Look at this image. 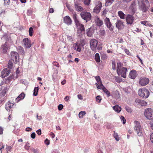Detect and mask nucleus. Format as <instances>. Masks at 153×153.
I'll use <instances>...</instances> for the list:
<instances>
[{"label":"nucleus","mask_w":153,"mask_h":153,"mask_svg":"<svg viewBox=\"0 0 153 153\" xmlns=\"http://www.w3.org/2000/svg\"><path fill=\"white\" fill-rule=\"evenodd\" d=\"M80 16L82 18L87 22L90 21L91 18V15L89 13L86 11H82L80 13Z\"/></svg>","instance_id":"4"},{"label":"nucleus","mask_w":153,"mask_h":153,"mask_svg":"<svg viewBox=\"0 0 153 153\" xmlns=\"http://www.w3.org/2000/svg\"><path fill=\"white\" fill-rule=\"evenodd\" d=\"M132 0H122L121 1V3L124 4H128Z\"/></svg>","instance_id":"44"},{"label":"nucleus","mask_w":153,"mask_h":153,"mask_svg":"<svg viewBox=\"0 0 153 153\" xmlns=\"http://www.w3.org/2000/svg\"><path fill=\"white\" fill-rule=\"evenodd\" d=\"M87 34L88 36H91L94 33V30L93 28L91 27L88 28L87 30Z\"/></svg>","instance_id":"20"},{"label":"nucleus","mask_w":153,"mask_h":153,"mask_svg":"<svg viewBox=\"0 0 153 153\" xmlns=\"http://www.w3.org/2000/svg\"><path fill=\"white\" fill-rule=\"evenodd\" d=\"M86 114L85 111H81L79 114V116L80 118H82L83 117V115Z\"/></svg>","instance_id":"35"},{"label":"nucleus","mask_w":153,"mask_h":153,"mask_svg":"<svg viewBox=\"0 0 153 153\" xmlns=\"http://www.w3.org/2000/svg\"><path fill=\"white\" fill-rule=\"evenodd\" d=\"M8 48L9 47L7 46L6 44H4L2 48V51L3 53H6L7 52Z\"/></svg>","instance_id":"28"},{"label":"nucleus","mask_w":153,"mask_h":153,"mask_svg":"<svg viewBox=\"0 0 153 153\" xmlns=\"http://www.w3.org/2000/svg\"><path fill=\"white\" fill-rule=\"evenodd\" d=\"M144 115L146 118L149 120L153 119V110L151 108H147L145 111Z\"/></svg>","instance_id":"3"},{"label":"nucleus","mask_w":153,"mask_h":153,"mask_svg":"<svg viewBox=\"0 0 153 153\" xmlns=\"http://www.w3.org/2000/svg\"><path fill=\"white\" fill-rule=\"evenodd\" d=\"M19 51L20 53L22 55L25 54V51L23 47L21 46H19L18 47Z\"/></svg>","instance_id":"30"},{"label":"nucleus","mask_w":153,"mask_h":153,"mask_svg":"<svg viewBox=\"0 0 153 153\" xmlns=\"http://www.w3.org/2000/svg\"><path fill=\"white\" fill-rule=\"evenodd\" d=\"M32 139H34L36 137V134L35 132L32 133L30 135Z\"/></svg>","instance_id":"52"},{"label":"nucleus","mask_w":153,"mask_h":153,"mask_svg":"<svg viewBox=\"0 0 153 153\" xmlns=\"http://www.w3.org/2000/svg\"><path fill=\"white\" fill-rule=\"evenodd\" d=\"M39 90L38 87H35L34 90V92L33 94V95L36 96L37 95V93Z\"/></svg>","instance_id":"34"},{"label":"nucleus","mask_w":153,"mask_h":153,"mask_svg":"<svg viewBox=\"0 0 153 153\" xmlns=\"http://www.w3.org/2000/svg\"><path fill=\"white\" fill-rule=\"evenodd\" d=\"M82 47H83V45L81 43L76 42L73 44V48L74 50L80 52Z\"/></svg>","instance_id":"10"},{"label":"nucleus","mask_w":153,"mask_h":153,"mask_svg":"<svg viewBox=\"0 0 153 153\" xmlns=\"http://www.w3.org/2000/svg\"><path fill=\"white\" fill-rule=\"evenodd\" d=\"M113 108L115 111L118 113L120 112L121 110V107L118 105H116L114 106L113 107Z\"/></svg>","instance_id":"24"},{"label":"nucleus","mask_w":153,"mask_h":153,"mask_svg":"<svg viewBox=\"0 0 153 153\" xmlns=\"http://www.w3.org/2000/svg\"><path fill=\"white\" fill-rule=\"evenodd\" d=\"M22 42L24 47L27 48H30L31 46L30 41H29L28 38H26L23 39Z\"/></svg>","instance_id":"13"},{"label":"nucleus","mask_w":153,"mask_h":153,"mask_svg":"<svg viewBox=\"0 0 153 153\" xmlns=\"http://www.w3.org/2000/svg\"><path fill=\"white\" fill-rule=\"evenodd\" d=\"M25 96V94L24 93H22L16 99V102H18L19 100L23 99L24 98Z\"/></svg>","instance_id":"21"},{"label":"nucleus","mask_w":153,"mask_h":153,"mask_svg":"<svg viewBox=\"0 0 153 153\" xmlns=\"http://www.w3.org/2000/svg\"><path fill=\"white\" fill-rule=\"evenodd\" d=\"M45 143L47 145H48L49 144V141L47 139H46L45 140Z\"/></svg>","instance_id":"63"},{"label":"nucleus","mask_w":153,"mask_h":153,"mask_svg":"<svg viewBox=\"0 0 153 153\" xmlns=\"http://www.w3.org/2000/svg\"><path fill=\"white\" fill-rule=\"evenodd\" d=\"M102 7V4L100 1H98L96 7L94 9V12L96 13H99Z\"/></svg>","instance_id":"12"},{"label":"nucleus","mask_w":153,"mask_h":153,"mask_svg":"<svg viewBox=\"0 0 153 153\" xmlns=\"http://www.w3.org/2000/svg\"><path fill=\"white\" fill-rule=\"evenodd\" d=\"M77 97L78 99L80 100H82L83 99L82 96L81 94L78 95Z\"/></svg>","instance_id":"56"},{"label":"nucleus","mask_w":153,"mask_h":153,"mask_svg":"<svg viewBox=\"0 0 153 153\" xmlns=\"http://www.w3.org/2000/svg\"><path fill=\"white\" fill-rule=\"evenodd\" d=\"M138 94L140 97L145 98H146L149 96V92L147 89L142 88L139 90Z\"/></svg>","instance_id":"1"},{"label":"nucleus","mask_w":153,"mask_h":153,"mask_svg":"<svg viewBox=\"0 0 153 153\" xmlns=\"http://www.w3.org/2000/svg\"><path fill=\"white\" fill-rule=\"evenodd\" d=\"M150 139L151 141L153 143V133L150 136Z\"/></svg>","instance_id":"58"},{"label":"nucleus","mask_w":153,"mask_h":153,"mask_svg":"<svg viewBox=\"0 0 153 153\" xmlns=\"http://www.w3.org/2000/svg\"><path fill=\"white\" fill-rule=\"evenodd\" d=\"M142 3L140 9L143 12H146L149 9L148 6L149 5V2L147 0H142Z\"/></svg>","instance_id":"6"},{"label":"nucleus","mask_w":153,"mask_h":153,"mask_svg":"<svg viewBox=\"0 0 153 153\" xmlns=\"http://www.w3.org/2000/svg\"><path fill=\"white\" fill-rule=\"evenodd\" d=\"M95 23L96 25L98 26H101L103 24V22L102 20L98 16H96L95 19Z\"/></svg>","instance_id":"18"},{"label":"nucleus","mask_w":153,"mask_h":153,"mask_svg":"<svg viewBox=\"0 0 153 153\" xmlns=\"http://www.w3.org/2000/svg\"><path fill=\"white\" fill-rule=\"evenodd\" d=\"M113 136L117 141H118L119 140H120V137H119L117 133H116L114 131Z\"/></svg>","instance_id":"33"},{"label":"nucleus","mask_w":153,"mask_h":153,"mask_svg":"<svg viewBox=\"0 0 153 153\" xmlns=\"http://www.w3.org/2000/svg\"><path fill=\"white\" fill-rule=\"evenodd\" d=\"M64 22L68 25H70L71 23V20L68 16H66L64 18Z\"/></svg>","instance_id":"19"},{"label":"nucleus","mask_w":153,"mask_h":153,"mask_svg":"<svg viewBox=\"0 0 153 153\" xmlns=\"http://www.w3.org/2000/svg\"><path fill=\"white\" fill-rule=\"evenodd\" d=\"M95 79L97 82H99L100 81H101L100 78L99 76H96L95 77Z\"/></svg>","instance_id":"50"},{"label":"nucleus","mask_w":153,"mask_h":153,"mask_svg":"<svg viewBox=\"0 0 153 153\" xmlns=\"http://www.w3.org/2000/svg\"><path fill=\"white\" fill-rule=\"evenodd\" d=\"M13 63L10 61H9L8 64V68H11L13 67Z\"/></svg>","instance_id":"43"},{"label":"nucleus","mask_w":153,"mask_h":153,"mask_svg":"<svg viewBox=\"0 0 153 153\" xmlns=\"http://www.w3.org/2000/svg\"><path fill=\"white\" fill-rule=\"evenodd\" d=\"M121 63H118L117 64V71H118V70H120L122 68H121Z\"/></svg>","instance_id":"36"},{"label":"nucleus","mask_w":153,"mask_h":153,"mask_svg":"<svg viewBox=\"0 0 153 153\" xmlns=\"http://www.w3.org/2000/svg\"><path fill=\"white\" fill-rule=\"evenodd\" d=\"M11 59L14 62L16 63L18 60L17 59V57L18 56V54L16 52H12L11 53Z\"/></svg>","instance_id":"15"},{"label":"nucleus","mask_w":153,"mask_h":153,"mask_svg":"<svg viewBox=\"0 0 153 153\" xmlns=\"http://www.w3.org/2000/svg\"><path fill=\"white\" fill-rule=\"evenodd\" d=\"M125 51L126 52V53L128 55H130V53L129 51V50L127 49H125Z\"/></svg>","instance_id":"60"},{"label":"nucleus","mask_w":153,"mask_h":153,"mask_svg":"<svg viewBox=\"0 0 153 153\" xmlns=\"http://www.w3.org/2000/svg\"><path fill=\"white\" fill-rule=\"evenodd\" d=\"M98 43V41L95 39H92L90 40V47L92 50L96 51L97 49L99 50L101 49V48L97 47Z\"/></svg>","instance_id":"2"},{"label":"nucleus","mask_w":153,"mask_h":153,"mask_svg":"<svg viewBox=\"0 0 153 153\" xmlns=\"http://www.w3.org/2000/svg\"><path fill=\"white\" fill-rule=\"evenodd\" d=\"M140 23L145 26H148L149 27L152 26V25L150 24L149 22L147 21H142L140 22Z\"/></svg>","instance_id":"26"},{"label":"nucleus","mask_w":153,"mask_h":153,"mask_svg":"<svg viewBox=\"0 0 153 153\" xmlns=\"http://www.w3.org/2000/svg\"><path fill=\"white\" fill-rule=\"evenodd\" d=\"M74 7L75 10L78 11H81L83 10V8L80 6L79 3L74 1Z\"/></svg>","instance_id":"17"},{"label":"nucleus","mask_w":153,"mask_h":153,"mask_svg":"<svg viewBox=\"0 0 153 153\" xmlns=\"http://www.w3.org/2000/svg\"><path fill=\"white\" fill-rule=\"evenodd\" d=\"M112 4V2L111 1H107L106 2V5H110Z\"/></svg>","instance_id":"57"},{"label":"nucleus","mask_w":153,"mask_h":153,"mask_svg":"<svg viewBox=\"0 0 153 153\" xmlns=\"http://www.w3.org/2000/svg\"><path fill=\"white\" fill-rule=\"evenodd\" d=\"M50 135L51 136L52 138H54L55 137V134L52 132H51L50 133Z\"/></svg>","instance_id":"62"},{"label":"nucleus","mask_w":153,"mask_h":153,"mask_svg":"<svg viewBox=\"0 0 153 153\" xmlns=\"http://www.w3.org/2000/svg\"><path fill=\"white\" fill-rule=\"evenodd\" d=\"M104 21L105 25L110 30H112L113 29L114 27L112 25L111 22L110 21L109 18L105 17L104 19Z\"/></svg>","instance_id":"8"},{"label":"nucleus","mask_w":153,"mask_h":153,"mask_svg":"<svg viewBox=\"0 0 153 153\" xmlns=\"http://www.w3.org/2000/svg\"><path fill=\"white\" fill-rule=\"evenodd\" d=\"M10 69L7 68L4 69L1 72V76L3 78H4L10 74Z\"/></svg>","instance_id":"16"},{"label":"nucleus","mask_w":153,"mask_h":153,"mask_svg":"<svg viewBox=\"0 0 153 153\" xmlns=\"http://www.w3.org/2000/svg\"><path fill=\"white\" fill-rule=\"evenodd\" d=\"M135 124L134 127V129L139 136H141L142 135L141 132V128L140 123L136 121L134 122Z\"/></svg>","instance_id":"5"},{"label":"nucleus","mask_w":153,"mask_h":153,"mask_svg":"<svg viewBox=\"0 0 153 153\" xmlns=\"http://www.w3.org/2000/svg\"><path fill=\"white\" fill-rule=\"evenodd\" d=\"M142 100H140L138 99H136L135 101V102L137 103V104L139 105H140L141 104V102Z\"/></svg>","instance_id":"45"},{"label":"nucleus","mask_w":153,"mask_h":153,"mask_svg":"<svg viewBox=\"0 0 153 153\" xmlns=\"http://www.w3.org/2000/svg\"><path fill=\"white\" fill-rule=\"evenodd\" d=\"M149 79L147 78L142 77L140 79L139 83L141 86H145L149 83Z\"/></svg>","instance_id":"9"},{"label":"nucleus","mask_w":153,"mask_h":153,"mask_svg":"<svg viewBox=\"0 0 153 153\" xmlns=\"http://www.w3.org/2000/svg\"><path fill=\"white\" fill-rule=\"evenodd\" d=\"M4 5H8L10 2V0H4Z\"/></svg>","instance_id":"47"},{"label":"nucleus","mask_w":153,"mask_h":153,"mask_svg":"<svg viewBox=\"0 0 153 153\" xmlns=\"http://www.w3.org/2000/svg\"><path fill=\"white\" fill-rule=\"evenodd\" d=\"M74 21L76 24V25L77 27H78L79 25H80V24L79 23V21H78L77 19L74 20Z\"/></svg>","instance_id":"49"},{"label":"nucleus","mask_w":153,"mask_h":153,"mask_svg":"<svg viewBox=\"0 0 153 153\" xmlns=\"http://www.w3.org/2000/svg\"><path fill=\"white\" fill-rule=\"evenodd\" d=\"M113 95L114 98L116 99H119L120 97L119 92L117 91H116L114 92Z\"/></svg>","instance_id":"29"},{"label":"nucleus","mask_w":153,"mask_h":153,"mask_svg":"<svg viewBox=\"0 0 153 153\" xmlns=\"http://www.w3.org/2000/svg\"><path fill=\"white\" fill-rule=\"evenodd\" d=\"M36 132L39 135H40L41 134V130L40 129L37 130Z\"/></svg>","instance_id":"54"},{"label":"nucleus","mask_w":153,"mask_h":153,"mask_svg":"<svg viewBox=\"0 0 153 153\" xmlns=\"http://www.w3.org/2000/svg\"><path fill=\"white\" fill-rule=\"evenodd\" d=\"M135 4L134 2H133L131 3V7L132 8H134V6H135Z\"/></svg>","instance_id":"64"},{"label":"nucleus","mask_w":153,"mask_h":153,"mask_svg":"<svg viewBox=\"0 0 153 153\" xmlns=\"http://www.w3.org/2000/svg\"><path fill=\"white\" fill-rule=\"evenodd\" d=\"M118 14L119 16L121 19H125L126 15L122 11H118Z\"/></svg>","instance_id":"23"},{"label":"nucleus","mask_w":153,"mask_h":153,"mask_svg":"<svg viewBox=\"0 0 153 153\" xmlns=\"http://www.w3.org/2000/svg\"><path fill=\"white\" fill-rule=\"evenodd\" d=\"M78 27H79V28L82 31H85V28L83 25L80 24V25H79Z\"/></svg>","instance_id":"38"},{"label":"nucleus","mask_w":153,"mask_h":153,"mask_svg":"<svg viewBox=\"0 0 153 153\" xmlns=\"http://www.w3.org/2000/svg\"><path fill=\"white\" fill-rule=\"evenodd\" d=\"M112 67L113 69L114 70H115L116 69L115 62L114 61L112 62Z\"/></svg>","instance_id":"41"},{"label":"nucleus","mask_w":153,"mask_h":153,"mask_svg":"<svg viewBox=\"0 0 153 153\" xmlns=\"http://www.w3.org/2000/svg\"><path fill=\"white\" fill-rule=\"evenodd\" d=\"M99 86H98L97 88L98 89H102V88L104 87V86L103 85L102 83V81H100L99 82H98Z\"/></svg>","instance_id":"32"},{"label":"nucleus","mask_w":153,"mask_h":153,"mask_svg":"<svg viewBox=\"0 0 153 153\" xmlns=\"http://www.w3.org/2000/svg\"><path fill=\"white\" fill-rule=\"evenodd\" d=\"M101 35L102 36L104 35L105 34V30H101V32H100Z\"/></svg>","instance_id":"61"},{"label":"nucleus","mask_w":153,"mask_h":153,"mask_svg":"<svg viewBox=\"0 0 153 153\" xmlns=\"http://www.w3.org/2000/svg\"><path fill=\"white\" fill-rule=\"evenodd\" d=\"M102 90L103 91L107 94L108 97H109L110 96V92L106 89V88L105 87L102 88Z\"/></svg>","instance_id":"31"},{"label":"nucleus","mask_w":153,"mask_h":153,"mask_svg":"<svg viewBox=\"0 0 153 153\" xmlns=\"http://www.w3.org/2000/svg\"><path fill=\"white\" fill-rule=\"evenodd\" d=\"M120 118L121 120H123V124H124L126 122V120L124 117L121 116Z\"/></svg>","instance_id":"48"},{"label":"nucleus","mask_w":153,"mask_h":153,"mask_svg":"<svg viewBox=\"0 0 153 153\" xmlns=\"http://www.w3.org/2000/svg\"><path fill=\"white\" fill-rule=\"evenodd\" d=\"M63 107V105L62 104H60L58 106V109L59 110H62Z\"/></svg>","instance_id":"51"},{"label":"nucleus","mask_w":153,"mask_h":153,"mask_svg":"<svg viewBox=\"0 0 153 153\" xmlns=\"http://www.w3.org/2000/svg\"><path fill=\"white\" fill-rule=\"evenodd\" d=\"M95 59L96 61L97 62H99L100 61V55L99 53H97L95 55Z\"/></svg>","instance_id":"27"},{"label":"nucleus","mask_w":153,"mask_h":153,"mask_svg":"<svg viewBox=\"0 0 153 153\" xmlns=\"http://www.w3.org/2000/svg\"><path fill=\"white\" fill-rule=\"evenodd\" d=\"M30 146L29 143L26 144L25 146V148L26 150H28L29 149Z\"/></svg>","instance_id":"53"},{"label":"nucleus","mask_w":153,"mask_h":153,"mask_svg":"<svg viewBox=\"0 0 153 153\" xmlns=\"http://www.w3.org/2000/svg\"><path fill=\"white\" fill-rule=\"evenodd\" d=\"M32 130V129L30 127H27L25 129L26 131H31Z\"/></svg>","instance_id":"55"},{"label":"nucleus","mask_w":153,"mask_h":153,"mask_svg":"<svg viewBox=\"0 0 153 153\" xmlns=\"http://www.w3.org/2000/svg\"><path fill=\"white\" fill-rule=\"evenodd\" d=\"M96 100L98 102H100L101 100V98L100 96H97L96 97Z\"/></svg>","instance_id":"42"},{"label":"nucleus","mask_w":153,"mask_h":153,"mask_svg":"<svg viewBox=\"0 0 153 153\" xmlns=\"http://www.w3.org/2000/svg\"><path fill=\"white\" fill-rule=\"evenodd\" d=\"M91 0H83L84 4L86 5H88L90 2Z\"/></svg>","instance_id":"39"},{"label":"nucleus","mask_w":153,"mask_h":153,"mask_svg":"<svg viewBox=\"0 0 153 153\" xmlns=\"http://www.w3.org/2000/svg\"><path fill=\"white\" fill-rule=\"evenodd\" d=\"M12 149V147L11 146H7L6 150L7 152H8L9 151H10Z\"/></svg>","instance_id":"46"},{"label":"nucleus","mask_w":153,"mask_h":153,"mask_svg":"<svg viewBox=\"0 0 153 153\" xmlns=\"http://www.w3.org/2000/svg\"><path fill=\"white\" fill-rule=\"evenodd\" d=\"M147 105V103L144 100H142L141 102L140 105L145 106Z\"/></svg>","instance_id":"40"},{"label":"nucleus","mask_w":153,"mask_h":153,"mask_svg":"<svg viewBox=\"0 0 153 153\" xmlns=\"http://www.w3.org/2000/svg\"><path fill=\"white\" fill-rule=\"evenodd\" d=\"M135 18L132 15L127 14L126 18L127 24L131 25L134 21Z\"/></svg>","instance_id":"7"},{"label":"nucleus","mask_w":153,"mask_h":153,"mask_svg":"<svg viewBox=\"0 0 153 153\" xmlns=\"http://www.w3.org/2000/svg\"><path fill=\"white\" fill-rule=\"evenodd\" d=\"M107 10L106 9H105L102 12V15H105L107 13Z\"/></svg>","instance_id":"59"},{"label":"nucleus","mask_w":153,"mask_h":153,"mask_svg":"<svg viewBox=\"0 0 153 153\" xmlns=\"http://www.w3.org/2000/svg\"><path fill=\"white\" fill-rule=\"evenodd\" d=\"M13 105V103L9 102L6 104L5 108L8 111L9 109Z\"/></svg>","instance_id":"22"},{"label":"nucleus","mask_w":153,"mask_h":153,"mask_svg":"<svg viewBox=\"0 0 153 153\" xmlns=\"http://www.w3.org/2000/svg\"><path fill=\"white\" fill-rule=\"evenodd\" d=\"M127 71V69L126 68L123 67L121 69L118 70L117 72L119 75H120L123 78L126 77V73Z\"/></svg>","instance_id":"11"},{"label":"nucleus","mask_w":153,"mask_h":153,"mask_svg":"<svg viewBox=\"0 0 153 153\" xmlns=\"http://www.w3.org/2000/svg\"><path fill=\"white\" fill-rule=\"evenodd\" d=\"M116 27L119 29H123L124 27V22L120 20H117L116 23Z\"/></svg>","instance_id":"14"},{"label":"nucleus","mask_w":153,"mask_h":153,"mask_svg":"<svg viewBox=\"0 0 153 153\" xmlns=\"http://www.w3.org/2000/svg\"><path fill=\"white\" fill-rule=\"evenodd\" d=\"M29 33L30 36H32L33 33V29L32 27H30V28L29 30Z\"/></svg>","instance_id":"37"},{"label":"nucleus","mask_w":153,"mask_h":153,"mask_svg":"<svg viewBox=\"0 0 153 153\" xmlns=\"http://www.w3.org/2000/svg\"><path fill=\"white\" fill-rule=\"evenodd\" d=\"M136 72L135 71H131L129 75L131 79H134L136 77Z\"/></svg>","instance_id":"25"}]
</instances>
